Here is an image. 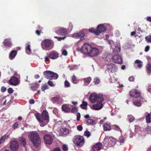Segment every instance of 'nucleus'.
I'll use <instances>...</instances> for the list:
<instances>
[{
  "label": "nucleus",
  "mask_w": 151,
  "mask_h": 151,
  "mask_svg": "<svg viewBox=\"0 0 151 151\" xmlns=\"http://www.w3.org/2000/svg\"><path fill=\"white\" fill-rule=\"evenodd\" d=\"M105 96L101 93L97 94L96 93H91L89 98V100L92 103H96L91 107L92 110H99L103 107V102Z\"/></svg>",
  "instance_id": "nucleus-1"
},
{
  "label": "nucleus",
  "mask_w": 151,
  "mask_h": 151,
  "mask_svg": "<svg viewBox=\"0 0 151 151\" xmlns=\"http://www.w3.org/2000/svg\"><path fill=\"white\" fill-rule=\"evenodd\" d=\"M79 50L82 53L91 57L99 55L100 52L99 49L96 47H93L89 44L85 43Z\"/></svg>",
  "instance_id": "nucleus-2"
},
{
  "label": "nucleus",
  "mask_w": 151,
  "mask_h": 151,
  "mask_svg": "<svg viewBox=\"0 0 151 151\" xmlns=\"http://www.w3.org/2000/svg\"><path fill=\"white\" fill-rule=\"evenodd\" d=\"M35 116L38 122L40 123L41 127H44L49 122L48 114L46 111H43L41 115L37 113L35 114Z\"/></svg>",
  "instance_id": "nucleus-3"
},
{
  "label": "nucleus",
  "mask_w": 151,
  "mask_h": 151,
  "mask_svg": "<svg viewBox=\"0 0 151 151\" xmlns=\"http://www.w3.org/2000/svg\"><path fill=\"white\" fill-rule=\"evenodd\" d=\"M28 137L35 148H37L40 145L41 142L40 136L36 132L32 131L29 132Z\"/></svg>",
  "instance_id": "nucleus-4"
},
{
  "label": "nucleus",
  "mask_w": 151,
  "mask_h": 151,
  "mask_svg": "<svg viewBox=\"0 0 151 151\" xmlns=\"http://www.w3.org/2000/svg\"><path fill=\"white\" fill-rule=\"evenodd\" d=\"M73 140L74 143L79 147H82L85 142L83 137L80 135L75 136L73 137Z\"/></svg>",
  "instance_id": "nucleus-5"
},
{
  "label": "nucleus",
  "mask_w": 151,
  "mask_h": 151,
  "mask_svg": "<svg viewBox=\"0 0 151 151\" xmlns=\"http://www.w3.org/2000/svg\"><path fill=\"white\" fill-rule=\"evenodd\" d=\"M103 143L105 147H111L115 144L116 139L112 137L106 136L104 138Z\"/></svg>",
  "instance_id": "nucleus-6"
},
{
  "label": "nucleus",
  "mask_w": 151,
  "mask_h": 151,
  "mask_svg": "<svg viewBox=\"0 0 151 151\" xmlns=\"http://www.w3.org/2000/svg\"><path fill=\"white\" fill-rule=\"evenodd\" d=\"M111 28V26L108 23L104 24H101L99 25L97 27L96 32H95V34L98 35L102 32L106 31L107 27Z\"/></svg>",
  "instance_id": "nucleus-7"
},
{
  "label": "nucleus",
  "mask_w": 151,
  "mask_h": 151,
  "mask_svg": "<svg viewBox=\"0 0 151 151\" xmlns=\"http://www.w3.org/2000/svg\"><path fill=\"white\" fill-rule=\"evenodd\" d=\"M43 74L45 78L50 80L56 79L58 77L57 73L49 70L44 71Z\"/></svg>",
  "instance_id": "nucleus-8"
},
{
  "label": "nucleus",
  "mask_w": 151,
  "mask_h": 151,
  "mask_svg": "<svg viewBox=\"0 0 151 151\" xmlns=\"http://www.w3.org/2000/svg\"><path fill=\"white\" fill-rule=\"evenodd\" d=\"M52 41L49 40H46L43 41L42 42V47L45 50H49L52 48Z\"/></svg>",
  "instance_id": "nucleus-9"
},
{
  "label": "nucleus",
  "mask_w": 151,
  "mask_h": 151,
  "mask_svg": "<svg viewBox=\"0 0 151 151\" xmlns=\"http://www.w3.org/2000/svg\"><path fill=\"white\" fill-rule=\"evenodd\" d=\"M113 55L110 52H107L103 54L102 58L106 61L111 62L112 61Z\"/></svg>",
  "instance_id": "nucleus-10"
},
{
  "label": "nucleus",
  "mask_w": 151,
  "mask_h": 151,
  "mask_svg": "<svg viewBox=\"0 0 151 151\" xmlns=\"http://www.w3.org/2000/svg\"><path fill=\"white\" fill-rule=\"evenodd\" d=\"M106 68L109 73H114L117 70V67L115 65L111 63L108 65Z\"/></svg>",
  "instance_id": "nucleus-11"
},
{
  "label": "nucleus",
  "mask_w": 151,
  "mask_h": 151,
  "mask_svg": "<svg viewBox=\"0 0 151 151\" xmlns=\"http://www.w3.org/2000/svg\"><path fill=\"white\" fill-rule=\"evenodd\" d=\"M19 146L18 142L16 141H12L10 146V148L12 151H16L19 148Z\"/></svg>",
  "instance_id": "nucleus-12"
},
{
  "label": "nucleus",
  "mask_w": 151,
  "mask_h": 151,
  "mask_svg": "<svg viewBox=\"0 0 151 151\" xmlns=\"http://www.w3.org/2000/svg\"><path fill=\"white\" fill-rule=\"evenodd\" d=\"M71 132V130L66 128H61L59 131L60 134L62 136H67Z\"/></svg>",
  "instance_id": "nucleus-13"
},
{
  "label": "nucleus",
  "mask_w": 151,
  "mask_h": 151,
  "mask_svg": "<svg viewBox=\"0 0 151 151\" xmlns=\"http://www.w3.org/2000/svg\"><path fill=\"white\" fill-rule=\"evenodd\" d=\"M129 94L130 96L136 98H138L140 96V92L138 90L135 89H133L131 91Z\"/></svg>",
  "instance_id": "nucleus-14"
},
{
  "label": "nucleus",
  "mask_w": 151,
  "mask_h": 151,
  "mask_svg": "<svg viewBox=\"0 0 151 151\" xmlns=\"http://www.w3.org/2000/svg\"><path fill=\"white\" fill-rule=\"evenodd\" d=\"M44 139L45 143L48 145H50L52 142L53 139L51 136L48 134L45 135L44 137Z\"/></svg>",
  "instance_id": "nucleus-15"
},
{
  "label": "nucleus",
  "mask_w": 151,
  "mask_h": 151,
  "mask_svg": "<svg viewBox=\"0 0 151 151\" xmlns=\"http://www.w3.org/2000/svg\"><path fill=\"white\" fill-rule=\"evenodd\" d=\"M112 61H113L115 63L119 64H121L122 63V58L119 55H116L114 56H113Z\"/></svg>",
  "instance_id": "nucleus-16"
},
{
  "label": "nucleus",
  "mask_w": 151,
  "mask_h": 151,
  "mask_svg": "<svg viewBox=\"0 0 151 151\" xmlns=\"http://www.w3.org/2000/svg\"><path fill=\"white\" fill-rule=\"evenodd\" d=\"M85 36V34L82 31L75 33L72 35L73 37L76 39H81L83 37Z\"/></svg>",
  "instance_id": "nucleus-17"
},
{
  "label": "nucleus",
  "mask_w": 151,
  "mask_h": 151,
  "mask_svg": "<svg viewBox=\"0 0 151 151\" xmlns=\"http://www.w3.org/2000/svg\"><path fill=\"white\" fill-rule=\"evenodd\" d=\"M51 101L54 104L55 103H60L63 101V100L59 96H57L52 98Z\"/></svg>",
  "instance_id": "nucleus-18"
},
{
  "label": "nucleus",
  "mask_w": 151,
  "mask_h": 151,
  "mask_svg": "<svg viewBox=\"0 0 151 151\" xmlns=\"http://www.w3.org/2000/svg\"><path fill=\"white\" fill-rule=\"evenodd\" d=\"M56 33L61 35H65L67 34V30L63 28L58 27L57 28L56 31Z\"/></svg>",
  "instance_id": "nucleus-19"
},
{
  "label": "nucleus",
  "mask_w": 151,
  "mask_h": 151,
  "mask_svg": "<svg viewBox=\"0 0 151 151\" xmlns=\"http://www.w3.org/2000/svg\"><path fill=\"white\" fill-rule=\"evenodd\" d=\"M59 56V54L56 51H52L49 54V58L52 59H56Z\"/></svg>",
  "instance_id": "nucleus-20"
},
{
  "label": "nucleus",
  "mask_w": 151,
  "mask_h": 151,
  "mask_svg": "<svg viewBox=\"0 0 151 151\" xmlns=\"http://www.w3.org/2000/svg\"><path fill=\"white\" fill-rule=\"evenodd\" d=\"M101 142L97 143L95 145L93 146L92 149L93 151H99L101 148Z\"/></svg>",
  "instance_id": "nucleus-21"
},
{
  "label": "nucleus",
  "mask_w": 151,
  "mask_h": 151,
  "mask_svg": "<svg viewBox=\"0 0 151 151\" xmlns=\"http://www.w3.org/2000/svg\"><path fill=\"white\" fill-rule=\"evenodd\" d=\"M10 84L16 86L18 84L19 81L18 78L15 77H12L9 80Z\"/></svg>",
  "instance_id": "nucleus-22"
},
{
  "label": "nucleus",
  "mask_w": 151,
  "mask_h": 151,
  "mask_svg": "<svg viewBox=\"0 0 151 151\" xmlns=\"http://www.w3.org/2000/svg\"><path fill=\"white\" fill-rule=\"evenodd\" d=\"M31 44L30 42H28L25 44V50L26 53L28 54L31 53V50L30 48Z\"/></svg>",
  "instance_id": "nucleus-23"
},
{
  "label": "nucleus",
  "mask_w": 151,
  "mask_h": 151,
  "mask_svg": "<svg viewBox=\"0 0 151 151\" xmlns=\"http://www.w3.org/2000/svg\"><path fill=\"white\" fill-rule=\"evenodd\" d=\"M17 51L16 50L12 51L9 55V58L10 60H12L15 57L17 54Z\"/></svg>",
  "instance_id": "nucleus-24"
},
{
  "label": "nucleus",
  "mask_w": 151,
  "mask_h": 151,
  "mask_svg": "<svg viewBox=\"0 0 151 151\" xmlns=\"http://www.w3.org/2000/svg\"><path fill=\"white\" fill-rule=\"evenodd\" d=\"M3 43L4 45L7 46L9 47H11L12 45L10 39H6L4 40Z\"/></svg>",
  "instance_id": "nucleus-25"
},
{
  "label": "nucleus",
  "mask_w": 151,
  "mask_h": 151,
  "mask_svg": "<svg viewBox=\"0 0 151 151\" xmlns=\"http://www.w3.org/2000/svg\"><path fill=\"white\" fill-rule=\"evenodd\" d=\"M126 137L123 136H120L118 140V143L120 145H122L124 143Z\"/></svg>",
  "instance_id": "nucleus-26"
},
{
  "label": "nucleus",
  "mask_w": 151,
  "mask_h": 151,
  "mask_svg": "<svg viewBox=\"0 0 151 151\" xmlns=\"http://www.w3.org/2000/svg\"><path fill=\"white\" fill-rule=\"evenodd\" d=\"M19 142L23 145V147H25L26 144V140L23 137H20L19 138Z\"/></svg>",
  "instance_id": "nucleus-27"
},
{
  "label": "nucleus",
  "mask_w": 151,
  "mask_h": 151,
  "mask_svg": "<svg viewBox=\"0 0 151 151\" xmlns=\"http://www.w3.org/2000/svg\"><path fill=\"white\" fill-rule=\"evenodd\" d=\"M62 109L65 112H69L70 111V108L67 105L64 104L62 105Z\"/></svg>",
  "instance_id": "nucleus-28"
},
{
  "label": "nucleus",
  "mask_w": 151,
  "mask_h": 151,
  "mask_svg": "<svg viewBox=\"0 0 151 151\" xmlns=\"http://www.w3.org/2000/svg\"><path fill=\"white\" fill-rule=\"evenodd\" d=\"M104 130L105 131H109L111 130V128L109 123L106 122L103 126Z\"/></svg>",
  "instance_id": "nucleus-29"
},
{
  "label": "nucleus",
  "mask_w": 151,
  "mask_h": 151,
  "mask_svg": "<svg viewBox=\"0 0 151 151\" xmlns=\"http://www.w3.org/2000/svg\"><path fill=\"white\" fill-rule=\"evenodd\" d=\"M134 63L135 64H137V67L139 68H141L143 65L142 62L139 60H136Z\"/></svg>",
  "instance_id": "nucleus-30"
},
{
  "label": "nucleus",
  "mask_w": 151,
  "mask_h": 151,
  "mask_svg": "<svg viewBox=\"0 0 151 151\" xmlns=\"http://www.w3.org/2000/svg\"><path fill=\"white\" fill-rule=\"evenodd\" d=\"M79 80L74 75H73L72 77V82L75 84L79 82Z\"/></svg>",
  "instance_id": "nucleus-31"
},
{
  "label": "nucleus",
  "mask_w": 151,
  "mask_h": 151,
  "mask_svg": "<svg viewBox=\"0 0 151 151\" xmlns=\"http://www.w3.org/2000/svg\"><path fill=\"white\" fill-rule=\"evenodd\" d=\"M68 67L70 70H75L78 68V66L76 65H69Z\"/></svg>",
  "instance_id": "nucleus-32"
},
{
  "label": "nucleus",
  "mask_w": 151,
  "mask_h": 151,
  "mask_svg": "<svg viewBox=\"0 0 151 151\" xmlns=\"http://www.w3.org/2000/svg\"><path fill=\"white\" fill-rule=\"evenodd\" d=\"M86 122L90 125H94L96 124L95 121L90 118L88 119L87 120Z\"/></svg>",
  "instance_id": "nucleus-33"
},
{
  "label": "nucleus",
  "mask_w": 151,
  "mask_h": 151,
  "mask_svg": "<svg viewBox=\"0 0 151 151\" xmlns=\"http://www.w3.org/2000/svg\"><path fill=\"white\" fill-rule=\"evenodd\" d=\"M87 103L86 102L83 101L82 103L80 105L81 108L84 109H86L87 108Z\"/></svg>",
  "instance_id": "nucleus-34"
},
{
  "label": "nucleus",
  "mask_w": 151,
  "mask_h": 151,
  "mask_svg": "<svg viewBox=\"0 0 151 151\" xmlns=\"http://www.w3.org/2000/svg\"><path fill=\"white\" fill-rule=\"evenodd\" d=\"M113 51L114 52H118L120 51V48L119 47L116 46L115 45L113 47V48H112Z\"/></svg>",
  "instance_id": "nucleus-35"
},
{
  "label": "nucleus",
  "mask_w": 151,
  "mask_h": 151,
  "mask_svg": "<svg viewBox=\"0 0 151 151\" xmlns=\"http://www.w3.org/2000/svg\"><path fill=\"white\" fill-rule=\"evenodd\" d=\"M142 102V101H139L138 100L135 102H133V104L134 105L136 106H141Z\"/></svg>",
  "instance_id": "nucleus-36"
},
{
  "label": "nucleus",
  "mask_w": 151,
  "mask_h": 151,
  "mask_svg": "<svg viewBox=\"0 0 151 151\" xmlns=\"http://www.w3.org/2000/svg\"><path fill=\"white\" fill-rule=\"evenodd\" d=\"M150 116L151 114H147L146 116V121L147 123H149L151 122V118Z\"/></svg>",
  "instance_id": "nucleus-37"
},
{
  "label": "nucleus",
  "mask_w": 151,
  "mask_h": 151,
  "mask_svg": "<svg viewBox=\"0 0 151 151\" xmlns=\"http://www.w3.org/2000/svg\"><path fill=\"white\" fill-rule=\"evenodd\" d=\"M145 132L147 134H151V127L147 126L145 128Z\"/></svg>",
  "instance_id": "nucleus-38"
},
{
  "label": "nucleus",
  "mask_w": 151,
  "mask_h": 151,
  "mask_svg": "<svg viewBox=\"0 0 151 151\" xmlns=\"http://www.w3.org/2000/svg\"><path fill=\"white\" fill-rule=\"evenodd\" d=\"M146 67L147 72L148 73H151V65L150 63H148Z\"/></svg>",
  "instance_id": "nucleus-39"
},
{
  "label": "nucleus",
  "mask_w": 151,
  "mask_h": 151,
  "mask_svg": "<svg viewBox=\"0 0 151 151\" xmlns=\"http://www.w3.org/2000/svg\"><path fill=\"white\" fill-rule=\"evenodd\" d=\"M41 88L42 91H44L45 90L48 89L49 87L47 84H45L42 86Z\"/></svg>",
  "instance_id": "nucleus-40"
},
{
  "label": "nucleus",
  "mask_w": 151,
  "mask_h": 151,
  "mask_svg": "<svg viewBox=\"0 0 151 151\" xmlns=\"http://www.w3.org/2000/svg\"><path fill=\"white\" fill-rule=\"evenodd\" d=\"M141 131V128L137 125L135 126V131L136 133H139Z\"/></svg>",
  "instance_id": "nucleus-41"
},
{
  "label": "nucleus",
  "mask_w": 151,
  "mask_h": 151,
  "mask_svg": "<svg viewBox=\"0 0 151 151\" xmlns=\"http://www.w3.org/2000/svg\"><path fill=\"white\" fill-rule=\"evenodd\" d=\"M146 41L147 42H151V35H149L146 37L145 38Z\"/></svg>",
  "instance_id": "nucleus-42"
},
{
  "label": "nucleus",
  "mask_w": 151,
  "mask_h": 151,
  "mask_svg": "<svg viewBox=\"0 0 151 151\" xmlns=\"http://www.w3.org/2000/svg\"><path fill=\"white\" fill-rule=\"evenodd\" d=\"M128 119L130 122H132L134 119V118L132 115H129L128 116Z\"/></svg>",
  "instance_id": "nucleus-43"
},
{
  "label": "nucleus",
  "mask_w": 151,
  "mask_h": 151,
  "mask_svg": "<svg viewBox=\"0 0 151 151\" xmlns=\"http://www.w3.org/2000/svg\"><path fill=\"white\" fill-rule=\"evenodd\" d=\"M91 80L90 77H88L84 79V81L85 83H87V85L89 83Z\"/></svg>",
  "instance_id": "nucleus-44"
},
{
  "label": "nucleus",
  "mask_w": 151,
  "mask_h": 151,
  "mask_svg": "<svg viewBox=\"0 0 151 151\" xmlns=\"http://www.w3.org/2000/svg\"><path fill=\"white\" fill-rule=\"evenodd\" d=\"M61 51L62 55L65 56H66L68 55V52L64 48L62 49Z\"/></svg>",
  "instance_id": "nucleus-45"
},
{
  "label": "nucleus",
  "mask_w": 151,
  "mask_h": 151,
  "mask_svg": "<svg viewBox=\"0 0 151 151\" xmlns=\"http://www.w3.org/2000/svg\"><path fill=\"white\" fill-rule=\"evenodd\" d=\"M84 135L87 137H89L91 135V133L88 130H86L84 132Z\"/></svg>",
  "instance_id": "nucleus-46"
},
{
  "label": "nucleus",
  "mask_w": 151,
  "mask_h": 151,
  "mask_svg": "<svg viewBox=\"0 0 151 151\" xmlns=\"http://www.w3.org/2000/svg\"><path fill=\"white\" fill-rule=\"evenodd\" d=\"M107 42L110 45L111 47L112 48H113V47L114 46V42L112 40H107Z\"/></svg>",
  "instance_id": "nucleus-47"
},
{
  "label": "nucleus",
  "mask_w": 151,
  "mask_h": 151,
  "mask_svg": "<svg viewBox=\"0 0 151 151\" xmlns=\"http://www.w3.org/2000/svg\"><path fill=\"white\" fill-rule=\"evenodd\" d=\"M6 135H4L0 139V144H1L3 143L4 140L6 138Z\"/></svg>",
  "instance_id": "nucleus-48"
},
{
  "label": "nucleus",
  "mask_w": 151,
  "mask_h": 151,
  "mask_svg": "<svg viewBox=\"0 0 151 151\" xmlns=\"http://www.w3.org/2000/svg\"><path fill=\"white\" fill-rule=\"evenodd\" d=\"M113 129L115 130H118L121 132V130L119 128V127L118 126L115 125L113 126Z\"/></svg>",
  "instance_id": "nucleus-49"
},
{
  "label": "nucleus",
  "mask_w": 151,
  "mask_h": 151,
  "mask_svg": "<svg viewBox=\"0 0 151 151\" xmlns=\"http://www.w3.org/2000/svg\"><path fill=\"white\" fill-rule=\"evenodd\" d=\"M100 82V79L96 77L94 79V82L95 84H98Z\"/></svg>",
  "instance_id": "nucleus-50"
},
{
  "label": "nucleus",
  "mask_w": 151,
  "mask_h": 151,
  "mask_svg": "<svg viewBox=\"0 0 151 151\" xmlns=\"http://www.w3.org/2000/svg\"><path fill=\"white\" fill-rule=\"evenodd\" d=\"M62 149L65 151L67 150H68V145L66 144L63 145L62 146Z\"/></svg>",
  "instance_id": "nucleus-51"
},
{
  "label": "nucleus",
  "mask_w": 151,
  "mask_h": 151,
  "mask_svg": "<svg viewBox=\"0 0 151 151\" xmlns=\"http://www.w3.org/2000/svg\"><path fill=\"white\" fill-rule=\"evenodd\" d=\"M47 84L51 87H54L55 86V84H53V82L50 81L49 80Z\"/></svg>",
  "instance_id": "nucleus-52"
},
{
  "label": "nucleus",
  "mask_w": 151,
  "mask_h": 151,
  "mask_svg": "<svg viewBox=\"0 0 151 151\" xmlns=\"http://www.w3.org/2000/svg\"><path fill=\"white\" fill-rule=\"evenodd\" d=\"M77 129L79 131H81L83 129V127L81 125H78L77 126Z\"/></svg>",
  "instance_id": "nucleus-53"
},
{
  "label": "nucleus",
  "mask_w": 151,
  "mask_h": 151,
  "mask_svg": "<svg viewBox=\"0 0 151 151\" xmlns=\"http://www.w3.org/2000/svg\"><path fill=\"white\" fill-rule=\"evenodd\" d=\"M64 85L66 87H68L70 86V83L66 80L64 82Z\"/></svg>",
  "instance_id": "nucleus-54"
},
{
  "label": "nucleus",
  "mask_w": 151,
  "mask_h": 151,
  "mask_svg": "<svg viewBox=\"0 0 151 151\" xmlns=\"http://www.w3.org/2000/svg\"><path fill=\"white\" fill-rule=\"evenodd\" d=\"M89 32L92 33H94L95 34V32H96V30L93 28H91L89 29Z\"/></svg>",
  "instance_id": "nucleus-55"
},
{
  "label": "nucleus",
  "mask_w": 151,
  "mask_h": 151,
  "mask_svg": "<svg viewBox=\"0 0 151 151\" xmlns=\"http://www.w3.org/2000/svg\"><path fill=\"white\" fill-rule=\"evenodd\" d=\"M77 109L75 107H73L71 110V112L73 113H75L77 112Z\"/></svg>",
  "instance_id": "nucleus-56"
},
{
  "label": "nucleus",
  "mask_w": 151,
  "mask_h": 151,
  "mask_svg": "<svg viewBox=\"0 0 151 151\" xmlns=\"http://www.w3.org/2000/svg\"><path fill=\"white\" fill-rule=\"evenodd\" d=\"M19 124L17 122H16L13 124L12 125V127L14 129H16L18 127Z\"/></svg>",
  "instance_id": "nucleus-57"
},
{
  "label": "nucleus",
  "mask_w": 151,
  "mask_h": 151,
  "mask_svg": "<svg viewBox=\"0 0 151 151\" xmlns=\"http://www.w3.org/2000/svg\"><path fill=\"white\" fill-rule=\"evenodd\" d=\"M39 86V84L36 83H33L32 84V86L35 87L36 88H37Z\"/></svg>",
  "instance_id": "nucleus-58"
},
{
  "label": "nucleus",
  "mask_w": 151,
  "mask_h": 151,
  "mask_svg": "<svg viewBox=\"0 0 151 151\" xmlns=\"http://www.w3.org/2000/svg\"><path fill=\"white\" fill-rule=\"evenodd\" d=\"M76 120H77V121H79V120H80V118H81L80 114L79 113H78L76 115Z\"/></svg>",
  "instance_id": "nucleus-59"
},
{
  "label": "nucleus",
  "mask_w": 151,
  "mask_h": 151,
  "mask_svg": "<svg viewBox=\"0 0 151 151\" xmlns=\"http://www.w3.org/2000/svg\"><path fill=\"white\" fill-rule=\"evenodd\" d=\"M8 92L9 93H12L13 92V90L12 88H9L8 89Z\"/></svg>",
  "instance_id": "nucleus-60"
},
{
  "label": "nucleus",
  "mask_w": 151,
  "mask_h": 151,
  "mask_svg": "<svg viewBox=\"0 0 151 151\" xmlns=\"http://www.w3.org/2000/svg\"><path fill=\"white\" fill-rule=\"evenodd\" d=\"M73 27V26L71 22H70L69 24V29L71 30H72Z\"/></svg>",
  "instance_id": "nucleus-61"
},
{
  "label": "nucleus",
  "mask_w": 151,
  "mask_h": 151,
  "mask_svg": "<svg viewBox=\"0 0 151 151\" xmlns=\"http://www.w3.org/2000/svg\"><path fill=\"white\" fill-rule=\"evenodd\" d=\"M29 102L30 104H34L35 103V101L33 99H31L29 100Z\"/></svg>",
  "instance_id": "nucleus-62"
},
{
  "label": "nucleus",
  "mask_w": 151,
  "mask_h": 151,
  "mask_svg": "<svg viewBox=\"0 0 151 151\" xmlns=\"http://www.w3.org/2000/svg\"><path fill=\"white\" fill-rule=\"evenodd\" d=\"M6 88L4 86H2L1 88V91L2 92H4L6 90Z\"/></svg>",
  "instance_id": "nucleus-63"
},
{
  "label": "nucleus",
  "mask_w": 151,
  "mask_h": 151,
  "mask_svg": "<svg viewBox=\"0 0 151 151\" xmlns=\"http://www.w3.org/2000/svg\"><path fill=\"white\" fill-rule=\"evenodd\" d=\"M147 90L149 92L151 93V85H150L148 86Z\"/></svg>",
  "instance_id": "nucleus-64"
}]
</instances>
